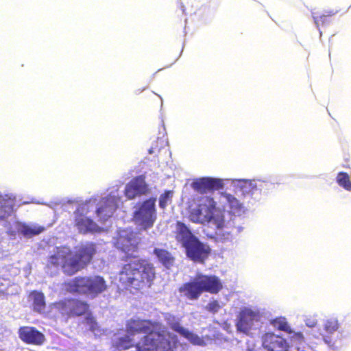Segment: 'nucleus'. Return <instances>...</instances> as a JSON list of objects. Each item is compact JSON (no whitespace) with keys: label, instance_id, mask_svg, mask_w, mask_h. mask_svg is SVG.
<instances>
[{"label":"nucleus","instance_id":"f257e3e1","mask_svg":"<svg viewBox=\"0 0 351 351\" xmlns=\"http://www.w3.org/2000/svg\"><path fill=\"white\" fill-rule=\"evenodd\" d=\"M127 335L117 338L113 347L119 350L171 351V333L160 321L134 316L125 323Z\"/></svg>","mask_w":351,"mask_h":351},{"label":"nucleus","instance_id":"f03ea898","mask_svg":"<svg viewBox=\"0 0 351 351\" xmlns=\"http://www.w3.org/2000/svg\"><path fill=\"white\" fill-rule=\"evenodd\" d=\"M119 285L130 292H143L149 289L156 279V268L147 258L126 261L117 273Z\"/></svg>","mask_w":351,"mask_h":351},{"label":"nucleus","instance_id":"7ed1b4c3","mask_svg":"<svg viewBox=\"0 0 351 351\" xmlns=\"http://www.w3.org/2000/svg\"><path fill=\"white\" fill-rule=\"evenodd\" d=\"M97 253L96 243L88 241L81 243L72 251L65 248H58L49 256V265L60 267L66 276H73L85 269L92 261Z\"/></svg>","mask_w":351,"mask_h":351},{"label":"nucleus","instance_id":"20e7f679","mask_svg":"<svg viewBox=\"0 0 351 351\" xmlns=\"http://www.w3.org/2000/svg\"><path fill=\"white\" fill-rule=\"evenodd\" d=\"M189 219L195 223H209L210 228L214 230L210 237L223 239L225 236L222 232L227 227L224 213L217 208L216 202L211 197L199 198L195 206L189 208Z\"/></svg>","mask_w":351,"mask_h":351},{"label":"nucleus","instance_id":"39448f33","mask_svg":"<svg viewBox=\"0 0 351 351\" xmlns=\"http://www.w3.org/2000/svg\"><path fill=\"white\" fill-rule=\"evenodd\" d=\"M222 288L223 285L219 277L197 274L193 279L182 284L178 288V291L188 300H197L204 292L217 294Z\"/></svg>","mask_w":351,"mask_h":351},{"label":"nucleus","instance_id":"423d86ee","mask_svg":"<svg viewBox=\"0 0 351 351\" xmlns=\"http://www.w3.org/2000/svg\"><path fill=\"white\" fill-rule=\"evenodd\" d=\"M64 290L94 299L107 289L106 282L100 276H79L62 284Z\"/></svg>","mask_w":351,"mask_h":351},{"label":"nucleus","instance_id":"0eeeda50","mask_svg":"<svg viewBox=\"0 0 351 351\" xmlns=\"http://www.w3.org/2000/svg\"><path fill=\"white\" fill-rule=\"evenodd\" d=\"M156 198L151 197L141 203L133 213V220L142 230L153 227L157 218Z\"/></svg>","mask_w":351,"mask_h":351},{"label":"nucleus","instance_id":"6e6552de","mask_svg":"<svg viewBox=\"0 0 351 351\" xmlns=\"http://www.w3.org/2000/svg\"><path fill=\"white\" fill-rule=\"evenodd\" d=\"M95 205V201L90 199L80 204L74 211V226L80 233L86 234L99 231V227L97 223L86 216Z\"/></svg>","mask_w":351,"mask_h":351},{"label":"nucleus","instance_id":"1a4fd4ad","mask_svg":"<svg viewBox=\"0 0 351 351\" xmlns=\"http://www.w3.org/2000/svg\"><path fill=\"white\" fill-rule=\"evenodd\" d=\"M141 242V239L136 232L130 229H123L118 231L113 244L119 251L131 256L138 252Z\"/></svg>","mask_w":351,"mask_h":351},{"label":"nucleus","instance_id":"9d476101","mask_svg":"<svg viewBox=\"0 0 351 351\" xmlns=\"http://www.w3.org/2000/svg\"><path fill=\"white\" fill-rule=\"evenodd\" d=\"M55 305L61 315L67 318L84 316L90 310V304L86 301L75 298H65Z\"/></svg>","mask_w":351,"mask_h":351},{"label":"nucleus","instance_id":"9b49d317","mask_svg":"<svg viewBox=\"0 0 351 351\" xmlns=\"http://www.w3.org/2000/svg\"><path fill=\"white\" fill-rule=\"evenodd\" d=\"M183 248L186 256L194 263H204L211 253L209 245L200 241L197 237Z\"/></svg>","mask_w":351,"mask_h":351},{"label":"nucleus","instance_id":"f8f14e48","mask_svg":"<svg viewBox=\"0 0 351 351\" xmlns=\"http://www.w3.org/2000/svg\"><path fill=\"white\" fill-rule=\"evenodd\" d=\"M191 187L200 194H206L222 189L223 182L219 178L203 177L195 180L191 184Z\"/></svg>","mask_w":351,"mask_h":351},{"label":"nucleus","instance_id":"ddd939ff","mask_svg":"<svg viewBox=\"0 0 351 351\" xmlns=\"http://www.w3.org/2000/svg\"><path fill=\"white\" fill-rule=\"evenodd\" d=\"M18 335L20 339L27 344L40 346L45 341V335L33 326H21L19 328Z\"/></svg>","mask_w":351,"mask_h":351},{"label":"nucleus","instance_id":"4468645a","mask_svg":"<svg viewBox=\"0 0 351 351\" xmlns=\"http://www.w3.org/2000/svg\"><path fill=\"white\" fill-rule=\"evenodd\" d=\"M97 206L96 214L99 218L98 221L101 222L106 221L117 208V201L112 196L101 198Z\"/></svg>","mask_w":351,"mask_h":351},{"label":"nucleus","instance_id":"2eb2a0df","mask_svg":"<svg viewBox=\"0 0 351 351\" xmlns=\"http://www.w3.org/2000/svg\"><path fill=\"white\" fill-rule=\"evenodd\" d=\"M149 188L143 176L134 178L125 187L124 194L128 199H133L137 196L145 195Z\"/></svg>","mask_w":351,"mask_h":351},{"label":"nucleus","instance_id":"dca6fc26","mask_svg":"<svg viewBox=\"0 0 351 351\" xmlns=\"http://www.w3.org/2000/svg\"><path fill=\"white\" fill-rule=\"evenodd\" d=\"M258 313L248 308L241 309L236 323L237 330L247 333L253 326L254 322H258Z\"/></svg>","mask_w":351,"mask_h":351},{"label":"nucleus","instance_id":"f3484780","mask_svg":"<svg viewBox=\"0 0 351 351\" xmlns=\"http://www.w3.org/2000/svg\"><path fill=\"white\" fill-rule=\"evenodd\" d=\"M263 346L268 351H288L287 341L272 332L265 333L263 337Z\"/></svg>","mask_w":351,"mask_h":351},{"label":"nucleus","instance_id":"a211bd4d","mask_svg":"<svg viewBox=\"0 0 351 351\" xmlns=\"http://www.w3.org/2000/svg\"><path fill=\"white\" fill-rule=\"evenodd\" d=\"M171 328L178 332L180 336L189 340L192 344L196 346H205L206 343L202 337L189 331L182 327L178 322H176L171 324Z\"/></svg>","mask_w":351,"mask_h":351},{"label":"nucleus","instance_id":"6ab92c4d","mask_svg":"<svg viewBox=\"0 0 351 351\" xmlns=\"http://www.w3.org/2000/svg\"><path fill=\"white\" fill-rule=\"evenodd\" d=\"M175 237L177 241L181 243L182 247L186 245L188 242H190L196 237L185 223L182 221H177L176 223Z\"/></svg>","mask_w":351,"mask_h":351},{"label":"nucleus","instance_id":"aec40b11","mask_svg":"<svg viewBox=\"0 0 351 351\" xmlns=\"http://www.w3.org/2000/svg\"><path fill=\"white\" fill-rule=\"evenodd\" d=\"M27 300L34 311L38 313L45 312L46 302L43 293L36 290L32 291L27 295Z\"/></svg>","mask_w":351,"mask_h":351},{"label":"nucleus","instance_id":"412c9836","mask_svg":"<svg viewBox=\"0 0 351 351\" xmlns=\"http://www.w3.org/2000/svg\"><path fill=\"white\" fill-rule=\"evenodd\" d=\"M153 254L156 257L158 261L167 269H170L175 263V257L167 249L154 247Z\"/></svg>","mask_w":351,"mask_h":351},{"label":"nucleus","instance_id":"4be33fe9","mask_svg":"<svg viewBox=\"0 0 351 351\" xmlns=\"http://www.w3.org/2000/svg\"><path fill=\"white\" fill-rule=\"evenodd\" d=\"M45 229V227L41 226L23 224L20 228L19 232L24 237L30 238L42 233Z\"/></svg>","mask_w":351,"mask_h":351},{"label":"nucleus","instance_id":"5701e85b","mask_svg":"<svg viewBox=\"0 0 351 351\" xmlns=\"http://www.w3.org/2000/svg\"><path fill=\"white\" fill-rule=\"evenodd\" d=\"M223 196L226 198L229 204L230 211L233 213H239L243 209V205L232 195L223 193Z\"/></svg>","mask_w":351,"mask_h":351},{"label":"nucleus","instance_id":"b1692460","mask_svg":"<svg viewBox=\"0 0 351 351\" xmlns=\"http://www.w3.org/2000/svg\"><path fill=\"white\" fill-rule=\"evenodd\" d=\"M337 184L348 191H351V181L346 172H339L337 176Z\"/></svg>","mask_w":351,"mask_h":351},{"label":"nucleus","instance_id":"393cba45","mask_svg":"<svg viewBox=\"0 0 351 351\" xmlns=\"http://www.w3.org/2000/svg\"><path fill=\"white\" fill-rule=\"evenodd\" d=\"M173 192L171 190H166L159 197V206L165 209L172 201Z\"/></svg>","mask_w":351,"mask_h":351},{"label":"nucleus","instance_id":"a878e982","mask_svg":"<svg viewBox=\"0 0 351 351\" xmlns=\"http://www.w3.org/2000/svg\"><path fill=\"white\" fill-rule=\"evenodd\" d=\"M12 285L13 282L10 279L0 277V296L12 294L9 291V289Z\"/></svg>","mask_w":351,"mask_h":351},{"label":"nucleus","instance_id":"bb28decb","mask_svg":"<svg viewBox=\"0 0 351 351\" xmlns=\"http://www.w3.org/2000/svg\"><path fill=\"white\" fill-rule=\"evenodd\" d=\"M84 316H85L84 322L89 326V329L93 332L98 330H99L98 324H97L95 317L93 316L92 312L90 311V310H89L88 312L87 313V314H85Z\"/></svg>","mask_w":351,"mask_h":351},{"label":"nucleus","instance_id":"cd10ccee","mask_svg":"<svg viewBox=\"0 0 351 351\" xmlns=\"http://www.w3.org/2000/svg\"><path fill=\"white\" fill-rule=\"evenodd\" d=\"M11 210V206L8 205L5 200L0 199V219L6 218Z\"/></svg>","mask_w":351,"mask_h":351},{"label":"nucleus","instance_id":"c85d7f7f","mask_svg":"<svg viewBox=\"0 0 351 351\" xmlns=\"http://www.w3.org/2000/svg\"><path fill=\"white\" fill-rule=\"evenodd\" d=\"M274 324V326L277 327V328L279 329L280 330L287 332L288 333H291L292 332L290 326L285 319H275Z\"/></svg>","mask_w":351,"mask_h":351},{"label":"nucleus","instance_id":"c756f323","mask_svg":"<svg viewBox=\"0 0 351 351\" xmlns=\"http://www.w3.org/2000/svg\"><path fill=\"white\" fill-rule=\"evenodd\" d=\"M337 11L330 10L326 12V14L322 15L314 16L315 23L317 25H319V24H324L327 17L332 16L337 14Z\"/></svg>","mask_w":351,"mask_h":351},{"label":"nucleus","instance_id":"7c9ffc66","mask_svg":"<svg viewBox=\"0 0 351 351\" xmlns=\"http://www.w3.org/2000/svg\"><path fill=\"white\" fill-rule=\"evenodd\" d=\"M324 329L327 332H334L338 329V324L337 321L328 320L324 324Z\"/></svg>","mask_w":351,"mask_h":351},{"label":"nucleus","instance_id":"2f4dec72","mask_svg":"<svg viewBox=\"0 0 351 351\" xmlns=\"http://www.w3.org/2000/svg\"><path fill=\"white\" fill-rule=\"evenodd\" d=\"M220 307L217 300H213L207 304L206 309L211 313H216L220 309Z\"/></svg>","mask_w":351,"mask_h":351},{"label":"nucleus","instance_id":"473e14b6","mask_svg":"<svg viewBox=\"0 0 351 351\" xmlns=\"http://www.w3.org/2000/svg\"><path fill=\"white\" fill-rule=\"evenodd\" d=\"M295 337H297L298 339H304V337H303V335L302 332H296L295 334Z\"/></svg>","mask_w":351,"mask_h":351},{"label":"nucleus","instance_id":"72a5a7b5","mask_svg":"<svg viewBox=\"0 0 351 351\" xmlns=\"http://www.w3.org/2000/svg\"><path fill=\"white\" fill-rule=\"evenodd\" d=\"M136 93H139L141 92V90H140V89H137V90H136Z\"/></svg>","mask_w":351,"mask_h":351},{"label":"nucleus","instance_id":"f704fd0d","mask_svg":"<svg viewBox=\"0 0 351 351\" xmlns=\"http://www.w3.org/2000/svg\"><path fill=\"white\" fill-rule=\"evenodd\" d=\"M152 152H152V149H149V153H150V154H152Z\"/></svg>","mask_w":351,"mask_h":351}]
</instances>
